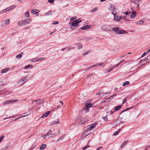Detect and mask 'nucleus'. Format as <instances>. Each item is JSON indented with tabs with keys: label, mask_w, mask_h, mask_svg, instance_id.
<instances>
[{
	"label": "nucleus",
	"mask_w": 150,
	"mask_h": 150,
	"mask_svg": "<svg viewBox=\"0 0 150 150\" xmlns=\"http://www.w3.org/2000/svg\"><path fill=\"white\" fill-rule=\"evenodd\" d=\"M4 137V135H3L0 137V142L3 139Z\"/></svg>",
	"instance_id": "nucleus-41"
},
{
	"label": "nucleus",
	"mask_w": 150,
	"mask_h": 150,
	"mask_svg": "<svg viewBox=\"0 0 150 150\" xmlns=\"http://www.w3.org/2000/svg\"><path fill=\"white\" fill-rule=\"evenodd\" d=\"M25 25H26L30 24L32 21V19L30 18H28L23 20Z\"/></svg>",
	"instance_id": "nucleus-9"
},
{
	"label": "nucleus",
	"mask_w": 150,
	"mask_h": 150,
	"mask_svg": "<svg viewBox=\"0 0 150 150\" xmlns=\"http://www.w3.org/2000/svg\"><path fill=\"white\" fill-rule=\"evenodd\" d=\"M93 105L92 104L90 103H86V106L88 107V108L91 107L92 105Z\"/></svg>",
	"instance_id": "nucleus-30"
},
{
	"label": "nucleus",
	"mask_w": 150,
	"mask_h": 150,
	"mask_svg": "<svg viewBox=\"0 0 150 150\" xmlns=\"http://www.w3.org/2000/svg\"><path fill=\"white\" fill-rule=\"evenodd\" d=\"M64 138L63 136H61L57 140V141H60L62 139Z\"/></svg>",
	"instance_id": "nucleus-39"
},
{
	"label": "nucleus",
	"mask_w": 150,
	"mask_h": 150,
	"mask_svg": "<svg viewBox=\"0 0 150 150\" xmlns=\"http://www.w3.org/2000/svg\"><path fill=\"white\" fill-rule=\"evenodd\" d=\"M54 1V0H48V2L50 3L53 2Z\"/></svg>",
	"instance_id": "nucleus-49"
},
{
	"label": "nucleus",
	"mask_w": 150,
	"mask_h": 150,
	"mask_svg": "<svg viewBox=\"0 0 150 150\" xmlns=\"http://www.w3.org/2000/svg\"><path fill=\"white\" fill-rule=\"evenodd\" d=\"M82 118L81 116H79L77 117V120H80V121L81 120Z\"/></svg>",
	"instance_id": "nucleus-43"
},
{
	"label": "nucleus",
	"mask_w": 150,
	"mask_h": 150,
	"mask_svg": "<svg viewBox=\"0 0 150 150\" xmlns=\"http://www.w3.org/2000/svg\"><path fill=\"white\" fill-rule=\"evenodd\" d=\"M103 64V63H100V64H97L95 65H94L93 66V67H96V66H100L102 65Z\"/></svg>",
	"instance_id": "nucleus-33"
},
{
	"label": "nucleus",
	"mask_w": 150,
	"mask_h": 150,
	"mask_svg": "<svg viewBox=\"0 0 150 150\" xmlns=\"http://www.w3.org/2000/svg\"><path fill=\"white\" fill-rule=\"evenodd\" d=\"M52 13V11H50L48 12H47L46 13V14L47 15H50Z\"/></svg>",
	"instance_id": "nucleus-37"
},
{
	"label": "nucleus",
	"mask_w": 150,
	"mask_h": 150,
	"mask_svg": "<svg viewBox=\"0 0 150 150\" xmlns=\"http://www.w3.org/2000/svg\"><path fill=\"white\" fill-rule=\"evenodd\" d=\"M77 45L78 47V49H80L81 48L83 47V45L82 44L80 43L77 44Z\"/></svg>",
	"instance_id": "nucleus-26"
},
{
	"label": "nucleus",
	"mask_w": 150,
	"mask_h": 150,
	"mask_svg": "<svg viewBox=\"0 0 150 150\" xmlns=\"http://www.w3.org/2000/svg\"><path fill=\"white\" fill-rule=\"evenodd\" d=\"M110 7L109 8V9L110 10H112L114 8V6L113 5L110 4Z\"/></svg>",
	"instance_id": "nucleus-32"
},
{
	"label": "nucleus",
	"mask_w": 150,
	"mask_h": 150,
	"mask_svg": "<svg viewBox=\"0 0 150 150\" xmlns=\"http://www.w3.org/2000/svg\"><path fill=\"white\" fill-rule=\"evenodd\" d=\"M61 107L59 105H58L57 106L56 108L57 109Z\"/></svg>",
	"instance_id": "nucleus-61"
},
{
	"label": "nucleus",
	"mask_w": 150,
	"mask_h": 150,
	"mask_svg": "<svg viewBox=\"0 0 150 150\" xmlns=\"http://www.w3.org/2000/svg\"><path fill=\"white\" fill-rule=\"evenodd\" d=\"M32 66H32V65H28L27 66H25V69H27L29 67L32 68Z\"/></svg>",
	"instance_id": "nucleus-36"
},
{
	"label": "nucleus",
	"mask_w": 150,
	"mask_h": 150,
	"mask_svg": "<svg viewBox=\"0 0 150 150\" xmlns=\"http://www.w3.org/2000/svg\"><path fill=\"white\" fill-rule=\"evenodd\" d=\"M27 81V80H26V81H24V80L22 78L20 79L19 81L18 82V84H20L21 83H22V82H23L22 83L20 84V86H22L23 85L25 82H26Z\"/></svg>",
	"instance_id": "nucleus-17"
},
{
	"label": "nucleus",
	"mask_w": 150,
	"mask_h": 150,
	"mask_svg": "<svg viewBox=\"0 0 150 150\" xmlns=\"http://www.w3.org/2000/svg\"><path fill=\"white\" fill-rule=\"evenodd\" d=\"M125 61V60H122L120 61L119 63H118V64H119V65L120 64H121L122 62H124V61Z\"/></svg>",
	"instance_id": "nucleus-55"
},
{
	"label": "nucleus",
	"mask_w": 150,
	"mask_h": 150,
	"mask_svg": "<svg viewBox=\"0 0 150 150\" xmlns=\"http://www.w3.org/2000/svg\"><path fill=\"white\" fill-rule=\"evenodd\" d=\"M126 55H125L124 56H122L120 57L119 58H118L116 60H119L121 59L122 57H124L125 56H126Z\"/></svg>",
	"instance_id": "nucleus-48"
},
{
	"label": "nucleus",
	"mask_w": 150,
	"mask_h": 150,
	"mask_svg": "<svg viewBox=\"0 0 150 150\" xmlns=\"http://www.w3.org/2000/svg\"><path fill=\"white\" fill-rule=\"evenodd\" d=\"M37 101H38V102L37 103V104L38 105H39V104H41V103H44V101L43 100H41L40 99L37 100H35L34 101V102H37Z\"/></svg>",
	"instance_id": "nucleus-22"
},
{
	"label": "nucleus",
	"mask_w": 150,
	"mask_h": 150,
	"mask_svg": "<svg viewBox=\"0 0 150 150\" xmlns=\"http://www.w3.org/2000/svg\"><path fill=\"white\" fill-rule=\"evenodd\" d=\"M81 21L79 20V19H77L73 21L72 22V25L71 27V28L73 29H74L73 27H76L78 26V24L81 22Z\"/></svg>",
	"instance_id": "nucleus-3"
},
{
	"label": "nucleus",
	"mask_w": 150,
	"mask_h": 150,
	"mask_svg": "<svg viewBox=\"0 0 150 150\" xmlns=\"http://www.w3.org/2000/svg\"><path fill=\"white\" fill-rule=\"evenodd\" d=\"M129 13L128 11H126L125 13V15H127L128 14H129V13Z\"/></svg>",
	"instance_id": "nucleus-58"
},
{
	"label": "nucleus",
	"mask_w": 150,
	"mask_h": 150,
	"mask_svg": "<svg viewBox=\"0 0 150 150\" xmlns=\"http://www.w3.org/2000/svg\"><path fill=\"white\" fill-rule=\"evenodd\" d=\"M102 118L105 121H107L108 120V119L107 117V116H105L104 117H103Z\"/></svg>",
	"instance_id": "nucleus-40"
},
{
	"label": "nucleus",
	"mask_w": 150,
	"mask_h": 150,
	"mask_svg": "<svg viewBox=\"0 0 150 150\" xmlns=\"http://www.w3.org/2000/svg\"><path fill=\"white\" fill-rule=\"evenodd\" d=\"M50 113V112L48 111L45 113L43 114L42 116L41 117L42 118L45 117Z\"/></svg>",
	"instance_id": "nucleus-19"
},
{
	"label": "nucleus",
	"mask_w": 150,
	"mask_h": 150,
	"mask_svg": "<svg viewBox=\"0 0 150 150\" xmlns=\"http://www.w3.org/2000/svg\"><path fill=\"white\" fill-rule=\"evenodd\" d=\"M25 15L26 16V18H28L29 17V12L28 11H27L25 13Z\"/></svg>",
	"instance_id": "nucleus-34"
},
{
	"label": "nucleus",
	"mask_w": 150,
	"mask_h": 150,
	"mask_svg": "<svg viewBox=\"0 0 150 150\" xmlns=\"http://www.w3.org/2000/svg\"><path fill=\"white\" fill-rule=\"evenodd\" d=\"M52 133V131L50 130V131L46 134L43 136V137L44 138L45 137H47V136H49V137H51L52 136V134L51 133Z\"/></svg>",
	"instance_id": "nucleus-14"
},
{
	"label": "nucleus",
	"mask_w": 150,
	"mask_h": 150,
	"mask_svg": "<svg viewBox=\"0 0 150 150\" xmlns=\"http://www.w3.org/2000/svg\"><path fill=\"white\" fill-rule=\"evenodd\" d=\"M91 133V132H89L88 131H87L86 130L85 132L83 133L82 135L83 137H85L86 136H87L89 134Z\"/></svg>",
	"instance_id": "nucleus-21"
},
{
	"label": "nucleus",
	"mask_w": 150,
	"mask_h": 150,
	"mask_svg": "<svg viewBox=\"0 0 150 150\" xmlns=\"http://www.w3.org/2000/svg\"><path fill=\"white\" fill-rule=\"evenodd\" d=\"M86 146L85 147H83L82 148V149H83V150H85V149H86Z\"/></svg>",
	"instance_id": "nucleus-64"
},
{
	"label": "nucleus",
	"mask_w": 150,
	"mask_h": 150,
	"mask_svg": "<svg viewBox=\"0 0 150 150\" xmlns=\"http://www.w3.org/2000/svg\"><path fill=\"white\" fill-rule=\"evenodd\" d=\"M23 54V52H22L21 53H20V54H19L18 55H17L16 56V58L17 59H18L21 58L22 57Z\"/></svg>",
	"instance_id": "nucleus-25"
},
{
	"label": "nucleus",
	"mask_w": 150,
	"mask_h": 150,
	"mask_svg": "<svg viewBox=\"0 0 150 150\" xmlns=\"http://www.w3.org/2000/svg\"><path fill=\"white\" fill-rule=\"evenodd\" d=\"M86 110L87 112H88L89 111V108H88V107L86 106Z\"/></svg>",
	"instance_id": "nucleus-53"
},
{
	"label": "nucleus",
	"mask_w": 150,
	"mask_h": 150,
	"mask_svg": "<svg viewBox=\"0 0 150 150\" xmlns=\"http://www.w3.org/2000/svg\"><path fill=\"white\" fill-rule=\"evenodd\" d=\"M98 9V8L97 7H96L93 8V9L91 11V12L92 13V12H95Z\"/></svg>",
	"instance_id": "nucleus-35"
},
{
	"label": "nucleus",
	"mask_w": 150,
	"mask_h": 150,
	"mask_svg": "<svg viewBox=\"0 0 150 150\" xmlns=\"http://www.w3.org/2000/svg\"><path fill=\"white\" fill-rule=\"evenodd\" d=\"M59 103H61V105H62H62H63V102L61 100H60V101H59Z\"/></svg>",
	"instance_id": "nucleus-62"
},
{
	"label": "nucleus",
	"mask_w": 150,
	"mask_h": 150,
	"mask_svg": "<svg viewBox=\"0 0 150 150\" xmlns=\"http://www.w3.org/2000/svg\"><path fill=\"white\" fill-rule=\"evenodd\" d=\"M127 141H125L123 142L122 144H121V148H122L124 146H125V145L127 144Z\"/></svg>",
	"instance_id": "nucleus-28"
},
{
	"label": "nucleus",
	"mask_w": 150,
	"mask_h": 150,
	"mask_svg": "<svg viewBox=\"0 0 150 150\" xmlns=\"http://www.w3.org/2000/svg\"><path fill=\"white\" fill-rule=\"evenodd\" d=\"M37 11V9H33L32 10V11H31V12L33 14H35L36 13V12Z\"/></svg>",
	"instance_id": "nucleus-31"
},
{
	"label": "nucleus",
	"mask_w": 150,
	"mask_h": 150,
	"mask_svg": "<svg viewBox=\"0 0 150 150\" xmlns=\"http://www.w3.org/2000/svg\"><path fill=\"white\" fill-rule=\"evenodd\" d=\"M121 118H122L120 117H118L117 120L115 121L114 123H111V125L112 126L114 125V124L115 125L114 126H113V127H115L117 125L120 124L121 122H122L120 120L121 119Z\"/></svg>",
	"instance_id": "nucleus-5"
},
{
	"label": "nucleus",
	"mask_w": 150,
	"mask_h": 150,
	"mask_svg": "<svg viewBox=\"0 0 150 150\" xmlns=\"http://www.w3.org/2000/svg\"><path fill=\"white\" fill-rule=\"evenodd\" d=\"M25 24L23 20H22L18 22V25L19 26H22L24 25Z\"/></svg>",
	"instance_id": "nucleus-20"
},
{
	"label": "nucleus",
	"mask_w": 150,
	"mask_h": 150,
	"mask_svg": "<svg viewBox=\"0 0 150 150\" xmlns=\"http://www.w3.org/2000/svg\"><path fill=\"white\" fill-rule=\"evenodd\" d=\"M97 125V123H92L91 125L88 126L85 128H86V130H87V131H88L89 132L90 131L94 128Z\"/></svg>",
	"instance_id": "nucleus-6"
},
{
	"label": "nucleus",
	"mask_w": 150,
	"mask_h": 150,
	"mask_svg": "<svg viewBox=\"0 0 150 150\" xmlns=\"http://www.w3.org/2000/svg\"><path fill=\"white\" fill-rule=\"evenodd\" d=\"M147 53H146V52H144L141 56L142 57H144L145 55H146V54H147Z\"/></svg>",
	"instance_id": "nucleus-46"
},
{
	"label": "nucleus",
	"mask_w": 150,
	"mask_h": 150,
	"mask_svg": "<svg viewBox=\"0 0 150 150\" xmlns=\"http://www.w3.org/2000/svg\"><path fill=\"white\" fill-rule=\"evenodd\" d=\"M88 121L87 119L86 118L82 117L81 120L79 122V123L80 124H83L85 123V122Z\"/></svg>",
	"instance_id": "nucleus-10"
},
{
	"label": "nucleus",
	"mask_w": 150,
	"mask_h": 150,
	"mask_svg": "<svg viewBox=\"0 0 150 150\" xmlns=\"http://www.w3.org/2000/svg\"><path fill=\"white\" fill-rule=\"evenodd\" d=\"M110 93H103V96H104L105 95V94L107 95L108 96H109L110 95Z\"/></svg>",
	"instance_id": "nucleus-45"
},
{
	"label": "nucleus",
	"mask_w": 150,
	"mask_h": 150,
	"mask_svg": "<svg viewBox=\"0 0 150 150\" xmlns=\"http://www.w3.org/2000/svg\"><path fill=\"white\" fill-rule=\"evenodd\" d=\"M26 116V115H23V116H22L21 117H18V118H16V119H15L14 120H15H15H18L19 119H20L21 118L23 117H25V116Z\"/></svg>",
	"instance_id": "nucleus-44"
},
{
	"label": "nucleus",
	"mask_w": 150,
	"mask_h": 150,
	"mask_svg": "<svg viewBox=\"0 0 150 150\" xmlns=\"http://www.w3.org/2000/svg\"><path fill=\"white\" fill-rule=\"evenodd\" d=\"M47 146L45 144H42L40 147L39 149L40 150H42L45 149Z\"/></svg>",
	"instance_id": "nucleus-24"
},
{
	"label": "nucleus",
	"mask_w": 150,
	"mask_h": 150,
	"mask_svg": "<svg viewBox=\"0 0 150 150\" xmlns=\"http://www.w3.org/2000/svg\"><path fill=\"white\" fill-rule=\"evenodd\" d=\"M127 100L126 99V98H125L124 100L122 101V104H124V103H125L126 102V101H127Z\"/></svg>",
	"instance_id": "nucleus-52"
},
{
	"label": "nucleus",
	"mask_w": 150,
	"mask_h": 150,
	"mask_svg": "<svg viewBox=\"0 0 150 150\" xmlns=\"http://www.w3.org/2000/svg\"><path fill=\"white\" fill-rule=\"evenodd\" d=\"M132 108H127V109H126V110H123V111H122V112H121V113H122V112H125V111H127V110H129L130 109H131Z\"/></svg>",
	"instance_id": "nucleus-50"
},
{
	"label": "nucleus",
	"mask_w": 150,
	"mask_h": 150,
	"mask_svg": "<svg viewBox=\"0 0 150 150\" xmlns=\"http://www.w3.org/2000/svg\"><path fill=\"white\" fill-rule=\"evenodd\" d=\"M111 13L113 14L114 16V18L113 19L114 20H115L116 21L119 22L122 19V16H120V17H119L118 16H116L117 13L116 11H114L112 12Z\"/></svg>",
	"instance_id": "nucleus-4"
},
{
	"label": "nucleus",
	"mask_w": 150,
	"mask_h": 150,
	"mask_svg": "<svg viewBox=\"0 0 150 150\" xmlns=\"http://www.w3.org/2000/svg\"><path fill=\"white\" fill-rule=\"evenodd\" d=\"M44 59L43 57H40V58H36L33 59L31 60V61L32 62H35L38 61H41L42 59Z\"/></svg>",
	"instance_id": "nucleus-11"
},
{
	"label": "nucleus",
	"mask_w": 150,
	"mask_h": 150,
	"mask_svg": "<svg viewBox=\"0 0 150 150\" xmlns=\"http://www.w3.org/2000/svg\"><path fill=\"white\" fill-rule=\"evenodd\" d=\"M139 0H131L132 3H134V4H137V7L138 8H139V4H138V2H139Z\"/></svg>",
	"instance_id": "nucleus-12"
},
{
	"label": "nucleus",
	"mask_w": 150,
	"mask_h": 150,
	"mask_svg": "<svg viewBox=\"0 0 150 150\" xmlns=\"http://www.w3.org/2000/svg\"><path fill=\"white\" fill-rule=\"evenodd\" d=\"M121 129H119L117 131H116L115 132H114L113 133V135L114 136L116 135L117 134H118Z\"/></svg>",
	"instance_id": "nucleus-27"
},
{
	"label": "nucleus",
	"mask_w": 150,
	"mask_h": 150,
	"mask_svg": "<svg viewBox=\"0 0 150 150\" xmlns=\"http://www.w3.org/2000/svg\"><path fill=\"white\" fill-rule=\"evenodd\" d=\"M110 27L109 25H104L102 27V29L103 30L106 32H109L110 31L109 28Z\"/></svg>",
	"instance_id": "nucleus-7"
},
{
	"label": "nucleus",
	"mask_w": 150,
	"mask_h": 150,
	"mask_svg": "<svg viewBox=\"0 0 150 150\" xmlns=\"http://www.w3.org/2000/svg\"><path fill=\"white\" fill-rule=\"evenodd\" d=\"M58 23H59L58 22L55 21V22H53L52 23V24L53 25H55V24H58Z\"/></svg>",
	"instance_id": "nucleus-51"
},
{
	"label": "nucleus",
	"mask_w": 150,
	"mask_h": 150,
	"mask_svg": "<svg viewBox=\"0 0 150 150\" xmlns=\"http://www.w3.org/2000/svg\"><path fill=\"white\" fill-rule=\"evenodd\" d=\"M121 108V106L120 105H119L116 106L115 108L114 111H116L119 110Z\"/></svg>",
	"instance_id": "nucleus-23"
},
{
	"label": "nucleus",
	"mask_w": 150,
	"mask_h": 150,
	"mask_svg": "<svg viewBox=\"0 0 150 150\" xmlns=\"http://www.w3.org/2000/svg\"><path fill=\"white\" fill-rule=\"evenodd\" d=\"M57 110V109H56V107H55L53 109H52V110H51V111H55V110Z\"/></svg>",
	"instance_id": "nucleus-56"
},
{
	"label": "nucleus",
	"mask_w": 150,
	"mask_h": 150,
	"mask_svg": "<svg viewBox=\"0 0 150 150\" xmlns=\"http://www.w3.org/2000/svg\"><path fill=\"white\" fill-rule=\"evenodd\" d=\"M137 13L135 11H132V13L130 15V18L134 19L136 17Z\"/></svg>",
	"instance_id": "nucleus-16"
},
{
	"label": "nucleus",
	"mask_w": 150,
	"mask_h": 150,
	"mask_svg": "<svg viewBox=\"0 0 150 150\" xmlns=\"http://www.w3.org/2000/svg\"><path fill=\"white\" fill-rule=\"evenodd\" d=\"M22 79H24V81H26V80H27L28 78L27 76L23 78Z\"/></svg>",
	"instance_id": "nucleus-59"
},
{
	"label": "nucleus",
	"mask_w": 150,
	"mask_h": 150,
	"mask_svg": "<svg viewBox=\"0 0 150 150\" xmlns=\"http://www.w3.org/2000/svg\"><path fill=\"white\" fill-rule=\"evenodd\" d=\"M88 52H85V53H84L83 54L84 55H86L87 54H88Z\"/></svg>",
	"instance_id": "nucleus-63"
},
{
	"label": "nucleus",
	"mask_w": 150,
	"mask_h": 150,
	"mask_svg": "<svg viewBox=\"0 0 150 150\" xmlns=\"http://www.w3.org/2000/svg\"><path fill=\"white\" fill-rule=\"evenodd\" d=\"M76 18V17H74L71 18H70V20L71 21H72L74 19H75Z\"/></svg>",
	"instance_id": "nucleus-47"
},
{
	"label": "nucleus",
	"mask_w": 150,
	"mask_h": 150,
	"mask_svg": "<svg viewBox=\"0 0 150 150\" xmlns=\"http://www.w3.org/2000/svg\"><path fill=\"white\" fill-rule=\"evenodd\" d=\"M10 23V19H7L6 21H5L4 22V23H2L1 25L2 26H5V25H4V24L8 25Z\"/></svg>",
	"instance_id": "nucleus-18"
},
{
	"label": "nucleus",
	"mask_w": 150,
	"mask_h": 150,
	"mask_svg": "<svg viewBox=\"0 0 150 150\" xmlns=\"http://www.w3.org/2000/svg\"><path fill=\"white\" fill-rule=\"evenodd\" d=\"M112 31H115L118 34H123L126 33V31L123 30H120L118 27L113 28L112 29Z\"/></svg>",
	"instance_id": "nucleus-1"
},
{
	"label": "nucleus",
	"mask_w": 150,
	"mask_h": 150,
	"mask_svg": "<svg viewBox=\"0 0 150 150\" xmlns=\"http://www.w3.org/2000/svg\"><path fill=\"white\" fill-rule=\"evenodd\" d=\"M103 93H102L101 92V91H99L96 94V95H100L101 94H103Z\"/></svg>",
	"instance_id": "nucleus-42"
},
{
	"label": "nucleus",
	"mask_w": 150,
	"mask_h": 150,
	"mask_svg": "<svg viewBox=\"0 0 150 150\" xmlns=\"http://www.w3.org/2000/svg\"><path fill=\"white\" fill-rule=\"evenodd\" d=\"M129 84V81H126L122 84V86H125L126 85H128Z\"/></svg>",
	"instance_id": "nucleus-29"
},
{
	"label": "nucleus",
	"mask_w": 150,
	"mask_h": 150,
	"mask_svg": "<svg viewBox=\"0 0 150 150\" xmlns=\"http://www.w3.org/2000/svg\"><path fill=\"white\" fill-rule=\"evenodd\" d=\"M91 27V25H88L84 26L81 28V30H86L89 28Z\"/></svg>",
	"instance_id": "nucleus-13"
},
{
	"label": "nucleus",
	"mask_w": 150,
	"mask_h": 150,
	"mask_svg": "<svg viewBox=\"0 0 150 150\" xmlns=\"http://www.w3.org/2000/svg\"><path fill=\"white\" fill-rule=\"evenodd\" d=\"M16 6L15 5H13L12 6H11L10 7H9L4 10H3L1 11L0 12V13L1 14H3L4 13H6L8 11H10V10L13 9L15 8Z\"/></svg>",
	"instance_id": "nucleus-2"
},
{
	"label": "nucleus",
	"mask_w": 150,
	"mask_h": 150,
	"mask_svg": "<svg viewBox=\"0 0 150 150\" xmlns=\"http://www.w3.org/2000/svg\"><path fill=\"white\" fill-rule=\"evenodd\" d=\"M14 116H11V117H7V118H4V120H5L6 119H9V118H12V117H14Z\"/></svg>",
	"instance_id": "nucleus-54"
},
{
	"label": "nucleus",
	"mask_w": 150,
	"mask_h": 150,
	"mask_svg": "<svg viewBox=\"0 0 150 150\" xmlns=\"http://www.w3.org/2000/svg\"><path fill=\"white\" fill-rule=\"evenodd\" d=\"M10 70V68L8 67L6 68L3 69L1 71V73H5L8 71Z\"/></svg>",
	"instance_id": "nucleus-15"
},
{
	"label": "nucleus",
	"mask_w": 150,
	"mask_h": 150,
	"mask_svg": "<svg viewBox=\"0 0 150 150\" xmlns=\"http://www.w3.org/2000/svg\"><path fill=\"white\" fill-rule=\"evenodd\" d=\"M148 60V58H145L144 59V60H141V61L140 62H141L142 61H147Z\"/></svg>",
	"instance_id": "nucleus-60"
},
{
	"label": "nucleus",
	"mask_w": 150,
	"mask_h": 150,
	"mask_svg": "<svg viewBox=\"0 0 150 150\" xmlns=\"http://www.w3.org/2000/svg\"><path fill=\"white\" fill-rule=\"evenodd\" d=\"M18 101V100H14L13 99L11 100H6L3 102V104L4 105H6L7 104H9L10 103H15Z\"/></svg>",
	"instance_id": "nucleus-8"
},
{
	"label": "nucleus",
	"mask_w": 150,
	"mask_h": 150,
	"mask_svg": "<svg viewBox=\"0 0 150 150\" xmlns=\"http://www.w3.org/2000/svg\"><path fill=\"white\" fill-rule=\"evenodd\" d=\"M59 120L58 119H57V121H53L52 123L53 124H57V123H59Z\"/></svg>",
	"instance_id": "nucleus-38"
},
{
	"label": "nucleus",
	"mask_w": 150,
	"mask_h": 150,
	"mask_svg": "<svg viewBox=\"0 0 150 150\" xmlns=\"http://www.w3.org/2000/svg\"><path fill=\"white\" fill-rule=\"evenodd\" d=\"M119 64H118V63L117 64H116V65H115L114 66H113V68H115V67H118L119 65Z\"/></svg>",
	"instance_id": "nucleus-57"
}]
</instances>
